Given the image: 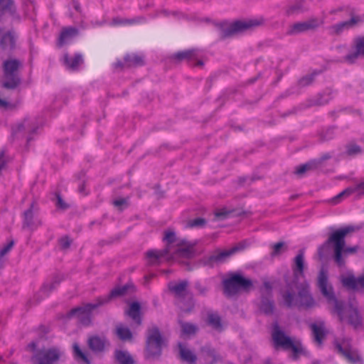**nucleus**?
<instances>
[{
	"label": "nucleus",
	"instance_id": "3",
	"mask_svg": "<svg viewBox=\"0 0 364 364\" xmlns=\"http://www.w3.org/2000/svg\"><path fill=\"white\" fill-rule=\"evenodd\" d=\"M163 241L166 245L164 250H153L147 252L146 257L149 264H159L163 258L178 259L189 258L193 255L194 245L186 240L177 237L175 232L171 229L164 232Z\"/></svg>",
	"mask_w": 364,
	"mask_h": 364
},
{
	"label": "nucleus",
	"instance_id": "18",
	"mask_svg": "<svg viewBox=\"0 0 364 364\" xmlns=\"http://www.w3.org/2000/svg\"><path fill=\"white\" fill-rule=\"evenodd\" d=\"M175 56L179 60L187 59L191 61H197V66H202L203 65V61L199 59V57H200V52L196 49L179 52L176 53Z\"/></svg>",
	"mask_w": 364,
	"mask_h": 364
},
{
	"label": "nucleus",
	"instance_id": "52",
	"mask_svg": "<svg viewBox=\"0 0 364 364\" xmlns=\"http://www.w3.org/2000/svg\"><path fill=\"white\" fill-rule=\"evenodd\" d=\"M113 23H114V24H119V23H122V21L119 20L118 18H116V19H114V20H113Z\"/></svg>",
	"mask_w": 364,
	"mask_h": 364
},
{
	"label": "nucleus",
	"instance_id": "49",
	"mask_svg": "<svg viewBox=\"0 0 364 364\" xmlns=\"http://www.w3.org/2000/svg\"><path fill=\"white\" fill-rule=\"evenodd\" d=\"M58 206L62 208H65L66 207L65 204L63 203L62 198H60L59 196L58 197V202H57Z\"/></svg>",
	"mask_w": 364,
	"mask_h": 364
},
{
	"label": "nucleus",
	"instance_id": "45",
	"mask_svg": "<svg viewBox=\"0 0 364 364\" xmlns=\"http://www.w3.org/2000/svg\"><path fill=\"white\" fill-rule=\"evenodd\" d=\"M29 122L28 120L24 121L23 123L18 126V131L21 130H28L29 129Z\"/></svg>",
	"mask_w": 364,
	"mask_h": 364
},
{
	"label": "nucleus",
	"instance_id": "37",
	"mask_svg": "<svg viewBox=\"0 0 364 364\" xmlns=\"http://www.w3.org/2000/svg\"><path fill=\"white\" fill-rule=\"evenodd\" d=\"M205 223L203 218H198L188 221L186 226L188 228H202L205 225Z\"/></svg>",
	"mask_w": 364,
	"mask_h": 364
},
{
	"label": "nucleus",
	"instance_id": "11",
	"mask_svg": "<svg viewBox=\"0 0 364 364\" xmlns=\"http://www.w3.org/2000/svg\"><path fill=\"white\" fill-rule=\"evenodd\" d=\"M164 344V340L158 328L155 327L151 328L149 331L146 340V351L148 355L150 357L159 355Z\"/></svg>",
	"mask_w": 364,
	"mask_h": 364
},
{
	"label": "nucleus",
	"instance_id": "6",
	"mask_svg": "<svg viewBox=\"0 0 364 364\" xmlns=\"http://www.w3.org/2000/svg\"><path fill=\"white\" fill-rule=\"evenodd\" d=\"M272 338L276 347H282L284 349H291L293 351V358H296L304 353V350L299 341L291 339L287 336L279 327L275 324L272 331Z\"/></svg>",
	"mask_w": 364,
	"mask_h": 364
},
{
	"label": "nucleus",
	"instance_id": "31",
	"mask_svg": "<svg viewBox=\"0 0 364 364\" xmlns=\"http://www.w3.org/2000/svg\"><path fill=\"white\" fill-rule=\"evenodd\" d=\"M116 334L117 336L123 341L131 340L132 337V334L127 326L119 324L116 327Z\"/></svg>",
	"mask_w": 364,
	"mask_h": 364
},
{
	"label": "nucleus",
	"instance_id": "1",
	"mask_svg": "<svg viewBox=\"0 0 364 364\" xmlns=\"http://www.w3.org/2000/svg\"><path fill=\"white\" fill-rule=\"evenodd\" d=\"M318 286L328 304L331 305L330 311L333 316L343 324L351 326L354 328H360L363 325V316L355 301L348 303L338 301L334 296L333 288L328 282L326 271L322 268L318 277Z\"/></svg>",
	"mask_w": 364,
	"mask_h": 364
},
{
	"label": "nucleus",
	"instance_id": "25",
	"mask_svg": "<svg viewBox=\"0 0 364 364\" xmlns=\"http://www.w3.org/2000/svg\"><path fill=\"white\" fill-rule=\"evenodd\" d=\"M361 19L358 16L352 17L350 21H343L339 23L336 25H334L331 27L333 32L339 33L344 29L349 28L354 25H355L358 22L360 21Z\"/></svg>",
	"mask_w": 364,
	"mask_h": 364
},
{
	"label": "nucleus",
	"instance_id": "24",
	"mask_svg": "<svg viewBox=\"0 0 364 364\" xmlns=\"http://www.w3.org/2000/svg\"><path fill=\"white\" fill-rule=\"evenodd\" d=\"M15 35L12 32L0 33V46L4 49L12 48L15 43Z\"/></svg>",
	"mask_w": 364,
	"mask_h": 364
},
{
	"label": "nucleus",
	"instance_id": "27",
	"mask_svg": "<svg viewBox=\"0 0 364 364\" xmlns=\"http://www.w3.org/2000/svg\"><path fill=\"white\" fill-rule=\"evenodd\" d=\"M126 313L136 322L137 325L141 324V320L140 317V306L139 303H132Z\"/></svg>",
	"mask_w": 364,
	"mask_h": 364
},
{
	"label": "nucleus",
	"instance_id": "28",
	"mask_svg": "<svg viewBox=\"0 0 364 364\" xmlns=\"http://www.w3.org/2000/svg\"><path fill=\"white\" fill-rule=\"evenodd\" d=\"M179 352H180V356L181 358L188 363H193L196 360V356L195 354L188 348H187L183 344H179Z\"/></svg>",
	"mask_w": 364,
	"mask_h": 364
},
{
	"label": "nucleus",
	"instance_id": "53",
	"mask_svg": "<svg viewBox=\"0 0 364 364\" xmlns=\"http://www.w3.org/2000/svg\"><path fill=\"white\" fill-rule=\"evenodd\" d=\"M264 290H265L267 292H268V291H269V289H270V287H269V284H268V283H265V284H264Z\"/></svg>",
	"mask_w": 364,
	"mask_h": 364
},
{
	"label": "nucleus",
	"instance_id": "13",
	"mask_svg": "<svg viewBox=\"0 0 364 364\" xmlns=\"http://www.w3.org/2000/svg\"><path fill=\"white\" fill-rule=\"evenodd\" d=\"M338 351L350 363H356L361 361V357L356 349L353 348L348 340H343L341 343L336 342Z\"/></svg>",
	"mask_w": 364,
	"mask_h": 364
},
{
	"label": "nucleus",
	"instance_id": "9",
	"mask_svg": "<svg viewBox=\"0 0 364 364\" xmlns=\"http://www.w3.org/2000/svg\"><path fill=\"white\" fill-rule=\"evenodd\" d=\"M265 23L262 16L235 21L228 27L225 36H230L246 30L258 28Z\"/></svg>",
	"mask_w": 364,
	"mask_h": 364
},
{
	"label": "nucleus",
	"instance_id": "33",
	"mask_svg": "<svg viewBox=\"0 0 364 364\" xmlns=\"http://www.w3.org/2000/svg\"><path fill=\"white\" fill-rule=\"evenodd\" d=\"M124 60L127 66L140 65L144 63L143 58L136 54L127 55Z\"/></svg>",
	"mask_w": 364,
	"mask_h": 364
},
{
	"label": "nucleus",
	"instance_id": "2",
	"mask_svg": "<svg viewBox=\"0 0 364 364\" xmlns=\"http://www.w3.org/2000/svg\"><path fill=\"white\" fill-rule=\"evenodd\" d=\"M304 255L301 250L294 260V282L289 284L282 292V298L287 306H301L312 307L314 306V300L309 291V285L306 282L299 283L304 278Z\"/></svg>",
	"mask_w": 364,
	"mask_h": 364
},
{
	"label": "nucleus",
	"instance_id": "29",
	"mask_svg": "<svg viewBox=\"0 0 364 364\" xmlns=\"http://www.w3.org/2000/svg\"><path fill=\"white\" fill-rule=\"evenodd\" d=\"M261 311L266 314H270L274 309L273 303L269 296H262L259 304Z\"/></svg>",
	"mask_w": 364,
	"mask_h": 364
},
{
	"label": "nucleus",
	"instance_id": "26",
	"mask_svg": "<svg viewBox=\"0 0 364 364\" xmlns=\"http://www.w3.org/2000/svg\"><path fill=\"white\" fill-rule=\"evenodd\" d=\"M89 346L90 348L97 352L102 351L105 349L106 345L107 344V341L98 336H94L89 339Z\"/></svg>",
	"mask_w": 364,
	"mask_h": 364
},
{
	"label": "nucleus",
	"instance_id": "40",
	"mask_svg": "<svg viewBox=\"0 0 364 364\" xmlns=\"http://www.w3.org/2000/svg\"><path fill=\"white\" fill-rule=\"evenodd\" d=\"M113 204L114 206L119 208V209H122L123 208L127 206L128 200L125 198H118L114 200Z\"/></svg>",
	"mask_w": 364,
	"mask_h": 364
},
{
	"label": "nucleus",
	"instance_id": "22",
	"mask_svg": "<svg viewBox=\"0 0 364 364\" xmlns=\"http://www.w3.org/2000/svg\"><path fill=\"white\" fill-rule=\"evenodd\" d=\"M42 224L41 219L33 218L32 207L24 213V226L35 229Z\"/></svg>",
	"mask_w": 364,
	"mask_h": 364
},
{
	"label": "nucleus",
	"instance_id": "47",
	"mask_svg": "<svg viewBox=\"0 0 364 364\" xmlns=\"http://www.w3.org/2000/svg\"><path fill=\"white\" fill-rule=\"evenodd\" d=\"M10 107V105L8 102L4 100L0 99V108H8Z\"/></svg>",
	"mask_w": 364,
	"mask_h": 364
},
{
	"label": "nucleus",
	"instance_id": "16",
	"mask_svg": "<svg viewBox=\"0 0 364 364\" xmlns=\"http://www.w3.org/2000/svg\"><path fill=\"white\" fill-rule=\"evenodd\" d=\"M240 250H241V247L237 245V246H235L229 250L216 252L210 257V262H223L228 257L233 255L234 254H235Z\"/></svg>",
	"mask_w": 364,
	"mask_h": 364
},
{
	"label": "nucleus",
	"instance_id": "10",
	"mask_svg": "<svg viewBox=\"0 0 364 364\" xmlns=\"http://www.w3.org/2000/svg\"><path fill=\"white\" fill-rule=\"evenodd\" d=\"M34 358L38 364H55L65 358V353L59 348L52 347L41 350Z\"/></svg>",
	"mask_w": 364,
	"mask_h": 364
},
{
	"label": "nucleus",
	"instance_id": "4",
	"mask_svg": "<svg viewBox=\"0 0 364 364\" xmlns=\"http://www.w3.org/2000/svg\"><path fill=\"white\" fill-rule=\"evenodd\" d=\"M128 287L127 285L117 287L112 290L109 295L98 299L95 303L87 304L82 307L73 309L71 311V314L76 316L82 324L88 325L90 323V313L92 310L107 303L112 298H116L125 294Z\"/></svg>",
	"mask_w": 364,
	"mask_h": 364
},
{
	"label": "nucleus",
	"instance_id": "15",
	"mask_svg": "<svg viewBox=\"0 0 364 364\" xmlns=\"http://www.w3.org/2000/svg\"><path fill=\"white\" fill-rule=\"evenodd\" d=\"M355 45V50L345 58V61L348 63H353L358 58L364 56V38L356 39Z\"/></svg>",
	"mask_w": 364,
	"mask_h": 364
},
{
	"label": "nucleus",
	"instance_id": "19",
	"mask_svg": "<svg viewBox=\"0 0 364 364\" xmlns=\"http://www.w3.org/2000/svg\"><path fill=\"white\" fill-rule=\"evenodd\" d=\"M311 328L314 335V341L318 345H321L327 332L324 323L323 321H317L311 325Z\"/></svg>",
	"mask_w": 364,
	"mask_h": 364
},
{
	"label": "nucleus",
	"instance_id": "51",
	"mask_svg": "<svg viewBox=\"0 0 364 364\" xmlns=\"http://www.w3.org/2000/svg\"><path fill=\"white\" fill-rule=\"evenodd\" d=\"M225 213L224 212H222V211H218L216 213H215V215L217 217H221V216H223L225 215Z\"/></svg>",
	"mask_w": 364,
	"mask_h": 364
},
{
	"label": "nucleus",
	"instance_id": "44",
	"mask_svg": "<svg viewBox=\"0 0 364 364\" xmlns=\"http://www.w3.org/2000/svg\"><path fill=\"white\" fill-rule=\"evenodd\" d=\"M360 151V147L357 145H350L348 148V153L349 154H356Z\"/></svg>",
	"mask_w": 364,
	"mask_h": 364
},
{
	"label": "nucleus",
	"instance_id": "41",
	"mask_svg": "<svg viewBox=\"0 0 364 364\" xmlns=\"http://www.w3.org/2000/svg\"><path fill=\"white\" fill-rule=\"evenodd\" d=\"M13 246H14V242L13 241L9 242L6 245H5L0 250V257H4L5 255H6L11 250Z\"/></svg>",
	"mask_w": 364,
	"mask_h": 364
},
{
	"label": "nucleus",
	"instance_id": "54",
	"mask_svg": "<svg viewBox=\"0 0 364 364\" xmlns=\"http://www.w3.org/2000/svg\"><path fill=\"white\" fill-rule=\"evenodd\" d=\"M314 364H318V363H314Z\"/></svg>",
	"mask_w": 364,
	"mask_h": 364
},
{
	"label": "nucleus",
	"instance_id": "46",
	"mask_svg": "<svg viewBox=\"0 0 364 364\" xmlns=\"http://www.w3.org/2000/svg\"><path fill=\"white\" fill-rule=\"evenodd\" d=\"M312 81V77H304L302 78L299 83L302 86H304V85H309Z\"/></svg>",
	"mask_w": 364,
	"mask_h": 364
},
{
	"label": "nucleus",
	"instance_id": "50",
	"mask_svg": "<svg viewBox=\"0 0 364 364\" xmlns=\"http://www.w3.org/2000/svg\"><path fill=\"white\" fill-rule=\"evenodd\" d=\"M327 245H324L323 246L321 247L319 249H318V255H319V257H323V250L324 248L326 247Z\"/></svg>",
	"mask_w": 364,
	"mask_h": 364
},
{
	"label": "nucleus",
	"instance_id": "12",
	"mask_svg": "<svg viewBox=\"0 0 364 364\" xmlns=\"http://www.w3.org/2000/svg\"><path fill=\"white\" fill-rule=\"evenodd\" d=\"M355 196L356 198H360L364 196V178L356 182L354 186H349L338 193L336 196L331 199V203L337 204L343 198Z\"/></svg>",
	"mask_w": 364,
	"mask_h": 364
},
{
	"label": "nucleus",
	"instance_id": "39",
	"mask_svg": "<svg viewBox=\"0 0 364 364\" xmlns=\"http://www.w3.org/2000/svg\"><path fill=\"white\" fill-rule=\"evenodd\" d=\"M301 9V3L296 2V3L288 6V8L287 9V13L288 14H293L300 11Z\"/></svg>",
	"mask_w": 364,
	"mask_h": 364
},
{
	"label": "nucleus",
	"instance_id": "14",
	"mask_svg": "<svg viewBox=\"0 0 364 364\" xmlns=\"http://www.w3.org/2000/svg\"><path fill=\"white\" fill-rule=\"evenodd\" d=\"M322 23V20L318 18H311L306 21L294 23L290 27L288 32L290 34H297L307 31L309 30L314 29Z\"/></svg>",
	"mask_w": 364,
	"mask_h": 364
},
{
	"label": "nucleus",
	"instance_id": "7",
	"mask_svg": "<svg viewBox=\"0 0 364 364\" xmlns=\"http://www.w3.org/2000/svg\"><path fill=\"white\" fill-rule=\"evenodd\" d=\"M20 66L21 63L16 59H9L4 62V87L14 89L19 84L18 70Z\"/></svg>",
	"mask_w": 364,
	"mask_h": 364
},
{
	"label": "nucleus",
	"instance_id": "21",
	"mask_svg": "<svg viewBox=\"0 0 364 364\" xmlns=\"http://www.w3.org/2000/svg\"><path fill=\"white\" fill-rule=\"evenodd\" d=\"M83 63V59L81 55L76 54L74 56H69L68 55H64V63L66 67L72 70H75Z\"/></svg>",
	"mask_w": 364,
	"mask_h": 364
},
{
	"label": "nucleus",
	"instance_id": "23",
	"mask_svg": "<svg viewBox=\"0 0 364 364\" xmlns=\"http://www.w3.org/2000/svg\"><path fill=\"white\" fill-rule=\"evenodd\" d=\"M187 287L188 282L186 281H181L178 283L171 282L168 284L169 289L178 297H182L186 294Z\"/></svg>",
	"mask_w": 364,
	"mask_h": 364
},
{
	"label": "nucleus",
	"instance_id": "48",
	"mask_svg": "<svg viewBox=\"0 0 364 364\" xmlns=\"http://www.w3.org/2000/svg\"><path fill=\"white\" fill-rule=\"evenodd\" d=\"M196 288L198 290V291L200 294H205L206 291V289L204 287H203L202 285H200V284H196Z\"/></svg>",
	"mask_w": 364,
	"mask_h": 364
},
{
	"label": "nucleus",
	"instance_id": "35",
	"mask_svg": "<svg viewBox=\"0 0 364 364\" xmlns=\"http://www.w3.org/2000/svg\"><path fill=\"white\" fill-rule=\"evenodd\" d=\"M73 348L75 359L80 360L87 364L90 363L86 354L80 349L77 343H74Z\"/></svg>",
	"mask_w": 364,
	"mask_h": 364
},
{
	"label": "nucleus",
	"instance_id": "5",
	"mask_svg": "<svg viewBox=\"0 0 364 364\" xmlns=\"http://www.w3.org/2000/svg\"><path fill=\"white\" fill-rule=\"evenodd\" d=\"M355 230V228L353 226H348L338 230L332 233L327 241V244L333 245L334 260L339 267L343 266L345 263L343 259V255H345L346 254L353 253L357 250V247H345V237L349 232Z\"/></svg>",
	"mask_w": 364,
	"mask_h": 364
},
{
	"label": "nucleus",
	"instance_id": "8",
	"mask_svg": "<svg viewBox=\"0 0 364 364\" xmlns=\"http://www.w3.org/2000/svg\"><path fill=\"white\" fill-rule=\"evenodd\" d=\"M252 286L250 279L240 274H234L224 282V291L228 296H232L240 290H249Z\"/></svg>",
	"mask_w": 364,
	"mask_h": 364
},
{
	"label": "nucleus",
	"instance_id": "34",
	"mask_svg": "<svg viewBox=\"0 0 364 364\" xmlns=\"http://www.w3.org/2000/svg\"><path fill=\"white\" fill-rule=\"evenodd\" d=\"M208 323L216 330H220L222 328L220 318L216 314L211 313L208 314Z\"/></svg>",
	"mask_w": 364,
	"mask_h": 364
},
{
	"label": "nucleus",
	"instance_id": "42",
	"mask_svg": "<svg viewBox=\"0 0 364 364\" xmlns=\"http://www.w3.org/2000/svg\"><path fill=\"white\" fill-rule=\"evenodd\" d=\"M284 242H277V243L274 244L273 246L272 255H279L281 252L282 249L284 247Z\"/></svg>",
	"mask_w": 364,
	"mask_h": 364
},
{
	"label": "nucleus",
	"instance_id": "20",
	"mask_svg": "<svg viewBox=\"0 0 364 364\" xmlns=\"http://www.w3.org/2000/svg\"><path fill=\"white\" fill-rule=\"evenodd\" d=\"M77 35V30L75 28L69 27L63 28L58 39V45L62 46L65 43H68Z\"/></svg>",
	"mask_w": 364,
	"mask_h": 364
},
{
	"label": "nucleus",
	"instance_id": "17",
	"mask_svg": "<svg viewBox=\"0 0 364 364\" xmlns=\"http://www.w3.org/2000/svg\"><path fill=\"white\" fill-rule=\"evenodd\" d=\"M342 283L345 287L352 289L364 288V274L358 278L351 274L343 277Z\"/></svg>",
	"mask_w": 364,
	"mask_h": 364
},
{
	"label": "nucleus",
	"instance_id": "43",
	"mask_svg": "<svg viewBox=\"0 0 364 364\" xmlns=\"http://www.w3.org/2000/svg\"><path fill=\"white\" fill-rule=\"evenodd\" d=\"M70 245V240L68 237H65L60 239V245L63 249L68 248Z\"/></svg>",
	"mask_w": 364,
	"mask_h": 364
},
{
	"label": "nucleus",
	"instance_id": "36",
	"mask_svg": "<svg viewBox=\"0 0 364 364\" xmlns=\"http://www.w3.org/2000/svg\"><path fill=\"white\" fill-rule=\"evenodd\" d=\"M13 1L12 0H0V10L2 12L8 11L10 14H13Z\"/></svg>",
	"mask_w": 364,
	"mask_h": 364
},
{
	"label": "nucleus",
	"instance_id": "38",
	"mask_svg": "<svg viewBox=\"0 0 364 364\" xmlns=\"http://www.w3.org/2000/svg\"><path fill=\"white\" fill-rule=\"evenodd\" d=\"M181 328L183 333L188 336L194 334L196 331V326L188 323H182Z\"/></svg>",
	"mask_w": 364,
	"mask_h": 364
},
{
	"label": "nucleus",
	"instance_id": "30",
	"mask_svg": "<svg viewBox=\"0 0 364 364\" xmlns=\"http://www.w3.org/2000/svg\"><path fill=\"white\" fill-rule=\"evenodd\" d=\"M115 358L119 364H133L134 360L129 353L127 351L117 350Z\"/></svg>",
	"mask_w": 364,
	"mask_h": 364
},
{
	"label": "nucleus",
	"instance_id": "32",
	"mask_svg": "<svg viewBox=\"0 0 364 364\" xmlns=\"http://www.w3.org/2000/svg\"><path fill=\"white\" fill-rule=\"evenodd\" d=\"M319 164H320L319 161L315 160V161H309V163H306L305 164L298 166L296 169L295 173L297 175L301 176V175L304 174V173H306V171L316 168L317 166H318Z\"/></svg>",
	"mask_w": 364,
	"mask_h": 364
}]
</instances>
